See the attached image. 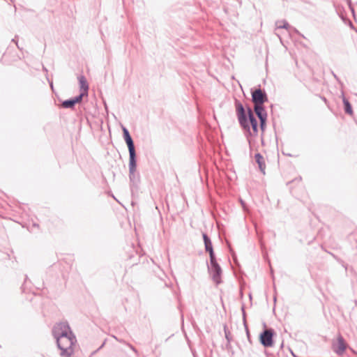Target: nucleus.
<instances>
[{
	"label": "nucleus",
	"instance_id": "nucleus-10",
	"mask_svg": "<svg viewBox=\"0 0 357 357\" xmlns=\"http://www.w3.org/2000/svg\"><path fill=\"white\" fill-rule=\"evenodd\" d=\"M202 236H203V239H204V242L205 250L206 252H208L210 259L212 258V259H213V257H215V254L213 252L212 242H211L210 238L207 236V234L204 233Z\"/></svg>",
	"mask_w": 357,
	"mask_h": 357
},
{
	"label": "nucleus",
	"instance_id": "nucleus-5",
	"mask_svg": "<svg viewBox=\"0 0 357 357\" xmlns=\"http://www.w3.org/2000/svg\"><path fill=\"white\" fill-rule=\"evenodd\" d=\"M73 333L70 328L67 322H60L56 324L53 329L52 334L55 339L59 338L61 336L69 335Z\"/></svg>",
	"mask_w": 357,
	"mask_h": 357
},
{
	"label": "nucleus",
	"instance_id": "nucleus-13",
	"mask_svg": "<svg viewBox=\"0 0 357 357\" xmlns=\"http://www.w3.org/2000/svg\"><path fill=\"white\" fill-rule=\"evenodd\" d=\"M255 158L256 162L259 165L260 171L263 174H265L266 165H265L264 157L260 153H257L255 154Z\"/></svg>",
	"mask_w": 357,
	"mask_h": 357
},
{
	"label": "nucleus",
	"instance_id": "nucleus-12",
	"mask_svg": "<svg viewBox=\"0 0 357 357\" xmlns=\"http://www.w3.org/2000/svg\"><path fill=\"white\" fill-rule=\"evenodd\" d=\"M80 89L82 91L80 94H83V96L87 95L89 90V84L84 76L81 75L78 77Z\"/></svg>",
	"mask_w": 357,
	"mask_h": 357
},
{
	"label": "nucleus",
	"instance_id": "nucleus-6",
	"mask_svg": "<svg viewBox=\"0 0 357 357\" xmlns=\"http://www.w3.org/2000/svg\"><path fill=\"white\" fill-rule=\"evenodd\" d=\"M273 329H266L264 331L259 337L261 344L265 347H271L273 345Z\"/></svg>",
	"mask_w": 357,
	"mask_h": 357
},
{
	"label": "nucleus",
	"instance_id": "nucleus-14",
	"mask_svg": "<svg viewBox=\"0 0 357 357\" xmlns=\"http://www.w3.org/2000/svg\"><path fill=\"white\" fill-rule=\"evenodd\" d=\"M342 100H343V103L344 105L345 112L349 114H352L353 110H352L351 105L350 102H349V100L345 97H343Z\"/></svg>",
	"mask_w": 357,
	"mask_h": 357
},
{
	"label": "nucleus",
	"instance_id": "nucleus-2",
	"mask_svg": "<svg viewBox=\"0 0 357 357\" xmlns=\"http://www.w3.org/2000/svg\"><path fill=\"white\" fill-rule=\"evenodd\" d=\"M57 346L61 350L62 357H70L74 353V347L77 342L73 333L66 336H61L56 339Z\"/></svg>",
	"mask_w": 357,
	"mask_h": 357
},
{
	"label": "nucleus",
	"instance_id": "nucleus-7",
	"mask_svg": "<svg viewBox=\"0 0 357 357\" xmlns=\"http://www.w3.org/2000/svg\"><path fill=\"white\" fill-rule=\"evenodd\" d=\"M347 348V343L341 335L337 336V340L332 343L333 351L339 356H342Z\"/></svg>",
	"mask_w": 357,
	"mask_h": 357
},
{
	"label": "nucleus",
	"instance_id": "nucleus-3",
	"mask_svg": "<svg viewBox=\"0 0 357 357\" xmlns=\"http://www.w3.org/2000/svg\"><path fill=\"white\" fill-rule=\"evenodd\" d=\"M208 270L213 280L216 284H220L221 282L222 268L218 264L215 257H213V259L212 258L210 259V264L208 265Z\"/></svg>",
	"mask_w": 357,
	"mask_h": 357
},
{
	"label": "nucleus",
	"instance_id": "nucleus-15",
	"mask_svg": "<svg viewBox=\"0 0 357 357\" xmlns=\"http://www.w3.org/2000/svg\"><path fill=\"white\" fill-rule=\"evenodd\" d=\"M277 29H286L289 27V24L285 20L277 21L275 23Z\"/></svg>",
	"mask_w": 357,
	"mask_h": 357
},
{
	"label": "nucleus",
	"instance_id": "nucleus-1",
	"mask_svg": "<svg viewBox=\"0 0 357 357\" xmlns=\"http://www.w3.org/2000/svg\"><path fill=\"white\" fill-rule=\"evenodd\" d=\"M235 111L238 121L242 129L250 136L258 133V122L250 107L245 109L243 105L237 99L234 102Z\"/></svg>",
	"mask_w": 357,
	"mask_h": 357
},
{
	"label": "nucleus",
	"instance_id": "nucleus-18",
	"mask_svg": "<svg viewBox=\"0 0 357 357\" xmlns=\"http://www.w3.org/2000/svg\"><path fill=\"white\" fill-rule=\"evenodd\" d=\"M256 114L258 116L259 119H267V113H266V112H258V114Z\"/></svg>",
	"mask_w": 357,
	"mask_h": 357
},
{
	"label": "nucleus",
	"instance_id": "nucleus-11",
	"mask_svg": "<svg viewBox=\"0 0 357 357\" xmlns=\"http://www.w3.org/2000/svg\"><path fill=\"white\" fill-rule=\"evenodd\" d=\"M82 98L83 94H79L74 98L63 101L61 105L63 108H73L76 103L79 102L82 100Z\"/></svg>",
	"mask_w": 357,
	"mask_h": 357
},
{
	"label": "nucleus",
	"instance_id": "nucleus-9",
	"mask_svg": "<svg viewBox=\"0 0 357 357\" xmlns=\"http://www.w3.org/2000/svg\"><path fill=\"white\" fill-rule=\"evenodd\" d=\"M123 135L125 142L127 144L128 151H129V157L136 156L135 149L133 140L129 133L128 129L125 127L123 128Z\"/></svg>",
	"mask_w": 357,
	"mask_h": 357
},
{
	"label": "nucleus",
	"instance_id": "nucleus-19",
	"mask_svg": "<svg viewBox=\"0 0 357 357\" xmlns=\"http://www.w3.org/2000/svg\"><path fill=\"white\" fill-rule=\"evenodd\" d=\"M261 129L264 131L266 127V119H259Z\"/></svg>",
	"mask_w": 357,
	"mask_h": 357
},
{
	"label": "nucleus",
	"instance_id": "nucleus-16",
	"mask_svg": "<svg viewBox=\"0 0 357 357\" xmlns=\"http://www.w3.org/2000/svg\"><path fill=\"white\" fill-rule=\"evenodd\" d=\"M254 111L255 114H258V112H266L263 105H254Z\"/></svg>",
	"mask_w": 357,
	"mask_h": 357
},
{
	"label": "nucleus",
	"instance_id": "nucleus-8",
	"mask_svg": "<svg viewBox=\"0 0 357 357\" xmlns=\"http://www.w3.org/2000/svg\"><path fill=\"white\" fill-rule=\"evenodd\" d=\"M252 101L254 105H263L268 101L266 93L261 89L252 91Z\"/></svg>",
	"mask_w": 357,
	"mask_h": 357
},
{
	"label": "nucleus",
	"instance_id": "nucleus-17",
	"mask_svg": "<svg viewBox=\"0 0 357 357\" xmlns=\"http://www.w3.org/2000/svg\"><path fill=\"white\" fill-rule=\"evenodd\" d=\"M114 338L119 342L125 343L132 351H133L136 354H138L137 349L132 344L130 343H126L123 340H119L116 337H114Z\"/></svg>",
	"mask_w": 357,
	"mask_h": 357
},
{
	"label": "nucleus",
	"instance_id": "nucleus-20",
	"mask_svg": "<svg viewBox=\"0 0 357 357\" xmlns=\"http://www.w3.org/2000/svg\"><path fill=\"white\" fill-rule=\"evenodd\" d=\"M12 41H13V42H14V43H16V45H17V41H16L15 38H13V39L12 40Z\"/></svg>",
	"mask_w": 357,
	"mask_h": 357
},
{
	"label": "nucleus",
	"instance_id": "nucleus-4",
	"mask_svg": "<svg viewBox=\"0 0 357 357\" xmlns=\"http://www.w3.org/2000/svg\"><path fill=\"white\" fill-rule=\"evenodd\" d=\"M129 178L132 185H137L140 181L139 174L137 172L136 156L129 157Z\"/></svg>",
	"mask_w": 357,
	"mask_h": 357
}]
</instances>
